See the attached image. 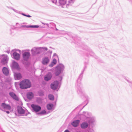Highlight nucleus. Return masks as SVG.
I'll list each match as a JSON object with an SVG mask.
<instances>
[{"label":"nucleus","mask_w":132,"mask_h":132,"mask_svg":"<svg viewBox=\"0 0 132 132\" xmlns=\"http://www.w3.org/2000/svg\"><path fill=\"white\" fill-rule=\"evenodd\" d=\"M19 85L21 88L26 89L30 87L31 84L29 80L28 79H24L20 82Z\"/></svg>","instance_id":"obj_1"},{"label":"nucleus","mask_w":132,"mask_h":132,"mask_svg":"<svg viewBox=\"0 0 132 132\" xmlns=\"http://www.w3.org/2000/svg\"><path fill=\"white\" fill-rule=\"evenodd\" d=\"M47 50V48L46 47H40L39 48L34 49L31 50L33 52V54L39 53L40 52L43 51H46Z\"/></svg>","instance_id":"obj_2"},{"label":"nucleus","mask_w":132,"mask_h":132,"mask_svg":"<svg viewBox=\"0 0 132 132\" xmlns=\"http://www.w3.org/2000/svg\"><path fill=\"white\" fill-rule=\"evenodd\" d=\"M1 106L3 108L6 110H10L11 109V107L10 105L6 104L5 103H2Z\"/></svg>","instance_id":"obj_3"},{"label":"nucleus","mask_w":132,"mask_h":132,"mask_svg":"<svg viewBox=\"0 0 132 132\" xmlns=\"http://www.w3.org/2000/svg\"><path fill=\"white\" fill-rule=\"evenodd\" d=\"M23 59L25 61H27L29 59L30 54L28 52H25L22 55Z\"/></svg>","instance_id":"obj_4"},{"label":"nucleus","mask_w":132,"mask_h":132,"mask_svg":"<svg viewBox=\"0 0 132 132\" xmlns=\"http://www.w3.org/2000/svg\"><path fill=\"white\" fill-rule=\"evenodd\" d=\"M31 106L33 110L36 112H38L41 109V107L37 105L32 104L31 105Z\"/></svg>","instance_id":"obj_5"},{"label":"nucleus","mask_w":132,"mask_h":132,"mask_svg":"<svg viewBox=\"0 0 132 132\" xmlns=\"http://www.w3.org/2000/svg\"><path fill=\"white\" fill-rule=\"evenodd\" d=\"M58 84V82L57 81H55L53 83L51 84V88L53 89H56L57 87Z\"/></svg>","instance_id":"obj_6"},{"label":"nucleus","mask_w":132,"mask_h":132,"mask_svg":"<svg viewBox=\"0 0 132 132\" xmlns=\"http://www.w3.org/2000/svg\"><path fill=\"white\" fill-rule=\"evenodd\" d=\"M9 95L12 97L14 100L16 101L19 100V98L15 94L13 93L12 92H10L9 93Z\"/></svg>","instance_id":"obj_7"},{"label":"nucleus","mask_w":132,"mask_h":132,"mask_svg":"<svg viewBox=\"0 0 132 132\" xmlns=\"http://www.w3.org/2000/svg\"><path fill=\"white\" fill-rule=\"evenodd\" d=\"M17 110L18 113L19 114H22L25 113L24 110L21 107H18Z\"/></svg>","instance_id":"obj_8"},{"label":"nucleus","mask_w":132,"mask_h":132,"mask_svg":"<svg viewBox=\"0 0 132 132\" xmlns=\"http://www.w3.org/2000/svg\"><path fill=\"white\" fill-rule=\"evenodd\" d=\"M52 77V75L51 73H49L45 76L44 78L45 80L46 81H48L50 80Z\"/></svg>","instance_id":"obj_9"},{"label":"nucleus","mask_w":132,"mask_h":132,"mask_svg":"<svg viewBox=\"0 0 132 132\" xmlns=\"http://www.w3.org/2000/svg\"><path fill=\"white\" fill-rule=\"evenodd\" d=\"M14 58L16 60H18L20 59L19 54L16 52H14L13 54Z\"/></svg>","instance_id":"obj_10"},{"label":"nucleus","mask_w":132,"mask_h":132,"mask_svg":"<svg viewBox=\"0 0 132 132\" xmlns=\"http://www.w3.org/2000/svg\"><path fill=\"white\" fill-rule=\"evenodd\" d=\"M14 76L16 79H19L22 78L21 75L20 73H15L14 74Z\"/></svg>","instance_id":"obj_11"},{"label":"nucleus","mask_w":132,"mask_h":132,"mask_svg":"<svg viewBox=\"0 0 132 132\" xmlns=\"http://www.w3.org/2000/svg\"><path fill=\"white\" fill-rule=\"evenodd\" d=\"M27 98L29 99H32L34 97V94L32 93L31 92H30L27 94Z\"/></svg>","instance_id":"obj_12"},{"label":"nucleus","mask_w":132,"mask_h":132,"mask_svg":"<svg viewBox=\"0 0 132 132\" xmlns=\"http://www.w3.org/2000/svg\"><path fill=\"white\" fill-rule=\"evenodd\" d=\"M49 60L47 57H45L43 59L42 63L44 64H46L49 62Z\"/></svg>","instance_id":"obj_13"},{"label":"nucleus","mask_w":132,"mask_h":132,"mask_svg":"<svg viewBox=\"0 0 132 132\" xmlns=\"http://www.w3.org/2000/svg\"><path fill=\"white\" fill-rule=\"evenodd\" d=\"M79 123V120H77L73 121L72 123L71 124L74 127H77Z\"/></svg>","instance_id":"obj_14"},{"label":"nucleus","mask_w":132,"mask_h":132,"mask_svg":"<svg viewBox=\"0 0 132 132\" xmlns=\"http://www.w3.org/2000/svg\"><path fill=\"white\" fill-rule=\"evenodd\" d=\"M3 72L4 74L6 75H7L9 73L8 69L5 67H4L3 68Z\"/></svg>","instance_id":"obj_15"},{"label":"nucleus","mask_w":132,"mask_h":132,"mask_svg":"<svg viewBox=\"0 0 132 132\" xmlns=\"http://www.w3.org/2000/svg\"><path fill=\"white\" fill-rule=\"evenodd\" d=\"M7 57L6 56H5L3 59L1 63L3 64H5L7 63Z\"/></svg>","instance_id":"obj_16"},{"label":"nucleus","mask_w":132,"mask_h":132,"mask_svg":"<svg viewBox=\"0 0 132 132\" xmlns=\"http://www.w3.org/2000/svg\"><path fill=\"white\" fill-rule=\"evenodd\" d=\"M21 27H22L37 28H38L39 27V26H38V25L30 26L24 25V26H21Z\"/></svg>","instance_id":"obj_17"},{"label":"nucleus","mask_w":132,"mask_h":132,"mask_svg":"<svg viewBox=\"0 0 132 132\" xmlns=\"http://www.w3.org/2000/svg\"><path fill=\"white\" fill-rule=\"evenodd\" d=\"M88 124L87 123L84 122L81 125V127L82 128H85L88 126Z\"/></svg>","instance_id":"obj_18"},{"label":"nucleus","mask_w":132,"mask_h":132,"mask_svg":"<svg viewBox=\"0 0 132 132\" xmlns=\"http://www.w3.org/2000/svg\"><path fill=\"white\" fill-rule=\"evenodd\" d=\"M61 69L60 68H59L56 71L55 73V75L56 76L59 75L61 73Z\"/></svg>","instance_id":"obj_19"},{"label":"nucleus","mask_w":132,"mask_h":132,"mask_svg":"<svg viewBox=\"0 0 132 132\" xmlns=\"http://www.w3.org/2000/svg\"><path fill=\"white\" fill-rule=\"evenodd\" d=\"M53 106V105L52 104H48L47 106V109L49 110H51Z\"/></svg>","instance_id":"obj_20"},{"label":"nucleus","mask_w":132,"mask_h":132,"mask_svg":"<svg viewBox=\"0 0 132 132\" xmlns=\"http://www.w3.org/2000/svg\"><path fill=\"white\" fill-rule=\"evenodd\" d=\"M12 65L13 67L15 68H18L19 66L18 64L15 61H13Z\"/></svg>","instance_id":"obj_21"},{"label":"nucleus","mask_w":132,"mask_h":132,"mask_svg":"<svg viewBox=\"0 0 132 132\" xmlns=\"http://www.w3.org/2000/svg\"><path fill=\"white\" fill-rule=\"evenodd\" d=\"M48 97L49 99L52 100H54V98L53 95H48Z\"/></svg>","instance_id":"obj_22"},{"label":"nucleus","mask_w":132,"mask_h":132,"mask_svg":"<svg viewBox=\"0 0 132 132\" xmlns=\"http://www.w3.org/2000/svg\"><path fill=\"white\" fill-rule=\"evenodd\" d=\"M59 2L62 4H64L66 3L65 0H59Z\"/></svg>","instance_id":"obj_23"},{"label":"nucleus","mask_w":132,"mask_h":132,"mask_svg":"<svg viewBox=\"0 0 132 132\" xmlns=\"http://www.w3.org/2000/svg\"><path fill=\"white\" fill-rule=\"evenodd\" d=\"M52 63L54 64V65L56 63V60L55 59H54Z\"/></svg>","instance_id":"obj_24"},{"label":"nucleus","mask_w":132,"mask_h":132,"mask_svg":"<svg viewBox=\"0 0 132 132\" xmlns=\"http://www.w3.org/2000/svg\"><path fill=\"white\" fill-rule=\"evenodd\" d=\"M46 113V112L44 110L42 111V112H40V113L41 114H45Z\"/></svg>","instance_id":"obj_25"},{"label":"nucleus","mask_w":132,"mask_h":132,"mask_svg":"<svg viewBox=\"0 0 132 132\" xmlns=\"http://www.w3.org/2000/svg\"><path fill=\"white\" fill-rule=\"evenodd\" d=\"M53 64V63H52V64H50L49 65L50 67H53V65H54V64Z\"/></svg>","instance_id":"obj_26"},{"label":"nucleus","mask_w":132,"mask_h":132,"mask_svg":"<svg viewBox=\"0 0 132 132\" xmlns=\"http://www.w3.org/2000/svg\"><path fill=\"white\" fill-rule=\"evenodd\" d=\"M64 132H70L68 130H65Z\"/></svg>","instance_id":"obj_27"},{"label":"nucleus","mask_w":132,"mask_h":132,"mask_svg":"<svg viewBox=\"0 0 132 132\" xmlns=\"http://www.w3.org/2000/svg\"><path fill=\"white\" fill-rule=\"evenodd\" d=\"M6 112L7 114H9L10 113V112L9 111H7Z\"/></svg>","instance_id":"obj_28"},{"label":"nucleus","mask_w":132,"mask_h":132,"mask_svg":"<svg viewBox=\"0 0 132 132\" xmlns=\"http://www.w3.org/2000/svg\"><path fill=\"white\" fill-rule=\"evenodd\" d=\"M27 16L28 17H31V16L29 15H27Z\"/></svg>","instance_id":"obj_29"},{"label":"nucleus","mask_w":132,"mask_h":132,"mask_svg":"<svg viewBox=\"0 0 132 132\" xmlns=\"http://www.w3.org/2000/svg\"><path fill=\"white\" fill-rule=\"evenodd\" d=\"M23 15L26 16H27V15H25V14H23Z\"/></svg>","instance_id":"obj_30"}]
</instances>
